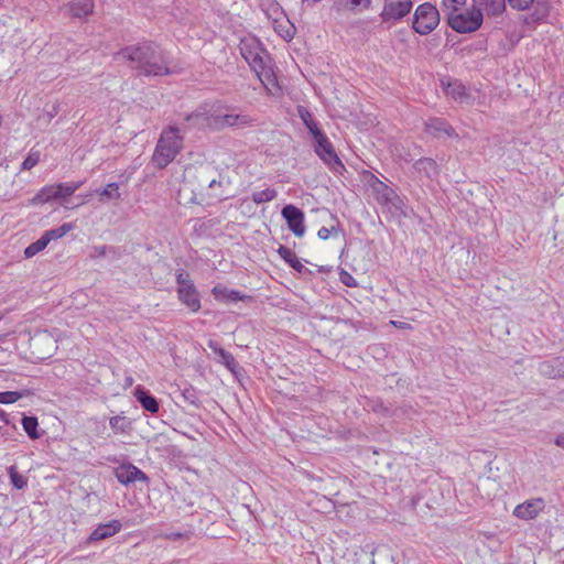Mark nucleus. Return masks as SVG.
<instances>
[{
	"instance_id": "nucleus-6",
	"label": "nucleus",
	"mask_w": 564,
	"mask_h": 564,
	"mask_svg": "<svg viewBox=\"0 0 564 564\" xmlns=\"http://www.w3.org/2000/svg\"><path fill=\"white\" fill-rule=\"evenodd\" d=\"M314 140V152L323 163L334 173L341 174L346 169L337 155L335 148L328 137L322 131L312 137Z\"/></svg>"
},
{
	"instance_id": "nucleus-53",
	"label": "nucleus",
	"mask_w": 564,
	"mask_h": 564,
	"mask_svg": "<svg viewBox=\"0 0 564 564\" xmlns=\"http://www.w3.org/2000/svg\"><path fill=\"white\" fill-rule=\"evenodd\" d=\"M2 521H3V518H2V517H0V524H2Z\"/></svg>"
},
{
	"instance_id": "nucleus-20",
	"label": "nucleus",
	"mask_w": 564,
	"mask_h": 564,
	"mask_svg": "<svg viewBox=\"0 0 564 564\" xmlns=\"http://www.w3.org/2000/svg\"><path fill=\"white\" fill-rule=\"evenodd\" d=\"M18 429L11 421L10 415L0 409V441H14Z\"/></svg>"
},
{
	"instance_id": "nucleus-16",
	"label": "nucleus",
	"mask_w": 564,
	"mask_h": 564,
	"mask_svg": "<svg viewBox=\"0 0 564 564\" xmlns=\"http://www.w3.org/2000/svg\"><path fill=\"white\" fill-rule=\"evenodd\" d=\"M271 23L276 34L280 35L284 41H291L294 37L295 26L286 17L285 12L273 18Z\"/></svg>"
},
{
	"instance_id": "nucleus-10",
	"label": "nucleus",
	"mask_w": 564,
	"mask_h": 564,
	"mask_svg": "<svg viewBox=\"0 0 564 564\" xmlns=\"http://www.w3.org/2000/svg\"><path fill=\"white\" fill-rule=\"evenodd\" d=\"M412 7V0H386L380 18L384 23H395L408 15Z\"/></svg>"
},
{
	"instance_id": "nucleus-51",
	"label": "nucleus",
	"mask_w": 564,
	"mask_h": 564,
	"mask_svg": "<svg viewBox=\"0 0 564 564\" xmlns=\"http://www.w3.org/2000/svg\"><path fill=\"white\" fill-rule=\"evenodd\" d=\"M132 383H133V379H132L131 377H128V378L126 379V386H128V387H129V386H132Z\"/></svg>"
},
{
	"instance_id": "nucleus-28",
	"label": "nucleus",
	"mask_w": 564,
	"mask_h": 564,
	"mask_svg": "<svg viewBox=\"0 0 564 564\" xmlns=\"http://www.w3.org/2000/svg\"><path fill=\"white\" fill-rule=\"evenodd\" d=\"M299 117L302 119L303 123L310 131L311 135L314 137L316 133L322 132L318 127V122L313 118L312 113L304 107H299L297 109Z\"/></svg>"
},
{
	"instance_id": "nucleus-32",
	"label": "nucleus",
	"mask_w": 564,
	"mask_h": 564,
	"mask_svg": "<svg viewBox=\"0 0 564 564\" xmlns=\"http://www.w3.org/2000/svg\"><path fill=\"white\" fill-rule=\"evenodd\" d=\"M22 426L30 438L37 440L41 436L37 431L39 422L35 416L24 415L22 417Z\"/></svg>"
},
{
	"instance_id": "nucleus-11",
	"label": "nucleus",
	"mask_w": 564,
	"mask_h": 564,
	"mask_svg": "<svg viewBox=\"0 0 564 564\" xmlns=\"http://www.w3.org/2000/svg\"><path fill=\"white\" fill-rule=\"evenodd\" d=\"M281 214L285 219L289 229L296 237H303L306 231L304 225V213L294 205H286L283 207Z\"/></svg>"
},
{
	"instance_id": "nucleus-40",
	"label": "nucleus",
	"mask_w": 564,
	"mask_h": 564,
	"mask_svg": "<svg viewBox=\"0 0 564 564\" xmlns=\"http://www.w3.org/2000/svg\"><path fill=\"white\" fill-rule=\"evenodd\" d=\"M447 94L456 99H463L466 95L465 87L460 84L448 85Z\"/></svg>"
},
{
	"instance_id": "nucleus-29",
	"label": "nucleus",
	"mask_w": 564,
	"mask_h": 564,
	"mask_svg": "<svg viewBox=\"0 0 564 564\" xmlns=\"http://www.w3.org/2000/svg\"><path fill=\"white\" fill-rule=\"evenodd\" d=\"M31 345L34 348H37L41 345H46L48 347L47 352L51 354L52 350L56 348V340L48 332H40L31 339Z\"/></svg>"
},
{
	"instance_id": "nucleus-27",
	"label": "nucleus",
	"mask_w": 564,
	"mask_h": 564,
	"mask_svg": "<svg viewBox=\"0 0 564 564\" xmlns=\"http://www.w3.org/2000/svg\"><path fill=\"white\" fill-rule=\"evenodd\" d=\"M425 126L427 132L434 135H440L442 133L451 135L453 132L452 127L442 119H431Z\"/></svg>"
},
{
	"instance_id": "nucleus-52",
	"label": "nucleus",
	"mask_w": 564,
	"mask_h": 564,
	"mask_svg": "<svg viewBox=\"0 0 564 564\" xmlns=\"http://www.w3.org/2000/svg\"><path fill=\"white\" fill-rule=\"evenodd\" d=\"M240 53H241L242 57L247 59V56H246L242 47H240Z\"/></svg>"
},
{
	"instance_id": "nucleus-46",
	"label": "nucleus",
	"mask_w": 564,
	"mask_h": 564,
	"mask_svg": "<svg viewBox=\"0 0 564 564\" xmlns=\"http://www.w3.org/2000/svg\"><path fill=\"white\" fill-rule=\"evenodd\" d=\"M220 356L224 359L226 366L228 368H231V364L234 362V358L230 354L226 352L225 350L220 349Z\"/></svg>"
},
{
	"instance_id": "nucleus-44",
	"label": "nucleus",
	"mask_w": 564,
	"mask_h": 564,
	"mask_svg": "<svg viewBox=\"0 0 564 564\" xmlns=\"http://www.w3.org/2000/svg\"><path fill=\"white\" fill-rule=\"evenodd\" d=\"M58 111H59L58 104H54L52 106V109L47 110L45 112V115L43 116V118L46 120V122H51V120L58 113Z\"/></svg>"
},
{
	"instance_id": "nucleus-49",
	"label": "nucleus",
	"mask_w": 564,
	"mask_h": 564,
	"mask_svg": "<svg viewBox=\"0 0 564 564\" xmlns=\"http://www.w3.org/2000/svg\"><path fill=\"white\" fill-rule=\"evenodd\" d=\"M391 324L397 326V327H400V328H404L406 327V324L402 323V322H395V321H391Z\"/></svg>"
},
{
	"instance_id": "nucleus-1",
	"label": "nucleus",
	"mask_w": 564,
	"mask_h": 564,
	"mask_svg": "<svg viewBox=\"0 0 564 564\" xmlns=\"http://www.w3.org/2000/svg\"><path fill=\"white\" fill-rule=\"evenodd\" d=\"M232 195L229 180L210 165H188L177 191V202L183 206H208Z\"/></svg>"
},
{
	"instance_id": "nucleus-24",
	"label": "nucleus",
	"mask_w": 564,
	"mask_h": 564,
	"mask_svg": "<svg viewBox=\"0 0 564 564\" xmlns=\"http://www.w3.org/2000/svg\"><path fill=\"white\" fill-rule=\"evenodd\" d=\"M278 252L280 254V257L290 265L292 267L293 269H295L297 272H302L305 267L304 264L301 262V260L297 258V256L295 254V252L293 250H291L290 248L288 247H284V246H280L279 249H278Z\"/></svg>"
},
{
	"instance_id": "nucleus-5",
	"label": "nucleus",
	"mask_w": 564,
	"mask_h": 564,
	"mask_svg": "<svg viewBox=\"0 0 564 564\" xmlns=\"http://www.w3.org/2000/svg\"><path fill=\"white\" fill-rule=\"evenodd\" d=\"M370 188L376 200L393 215H404V203L394 189L389 187L375 175L369 180Z\"/></svg>"
},
{
	"instance_id": "nucleus-38",
	"label": "nucleus",
	"mask_w": 564,
	"mask_h": 564,
	"mask_svg": "<svg viewBox=\"0 0 564 564\" xmlns=\"http://www.w3.org/2000/svg\"><path fill=\"white\" fill-rule=\"evenodd\" d=\"M24 397L20 391H2L0 392V404H12Z\"/></svg>"
},
{
	"instance_id": "nucleus-19",
	"label": "nucleus",
	"mask_w": 564,
	"mask_h": 564,
	"mask_svg": "<svg viewBox=\"0 0 564 564\" xmlns=\"http://www.w3.org/2000/svg\"><path fill=\"white\" fill-rule=\"evenodd\" d=\"M66 10L73 18H85L93 13V0H72L66 4Z\"/></svg>"
},
{
	"instance_id": "nucleus-31",
	"label": "nucleus",
	"mask_w": 564,
	"mask_h": 564,
	"mask_svg": "<svg viewBox=\"0 0 564 564\" xmlns=\"http://www.w3.org/2000/svg\"><path fill=\"white\" fill-rule=\"evenodd\" d=\"M96 193L99 194L101 202L118 200L121 197L118 183H109L102 189H97Z\"/></svg>"
},
{
	"instance_id": "nucleus-36",
	"label": "nucleus",
	"mask_w": 564,
	"mask_h": 564,
	"mask_svg": "<svg viewBox=\"0 0 564 564\" xmlns=\"http://www.w3.org/2000/svg\"><path fill=\"white\" fill-rule=\"evenodd\" d=\"M213 294H214L215 299H217V300L237 301V300L241 299V296H239L238 292L229 291L223 286H215L213 289Z\"/></svg>"
},
{
	"instance_id": "nucleus-43",
	"label": "nucleus",
	"mask_w": 564,
	"mask_h": 564,
	"mask_svg": "<svg viewBox=\"0 0 564 564\" xmlns=\"http://www.w3.org/2000/svg\"><path fill=\"white\" fill-rule=\"evenodd\" d=\"M82 185V182L65 183V193L72 196Z\"/></svg>"
},
{
	"instance_id": "nucleus-50",
	"label": "nucleus",
	"mask_w": 564,
	"mask_h": 564,
	"mask_svg": "<svg viewBox=\"0 0 564 564\" xmlns=\"http://www.w3.org/2000/svg\"><path fill=\"white\" fill-rule=\"evenodd\" d=\"M202 116H203V113L197 112V113H194L193 116H191L188 119H199Z\"/></svg>"
},
{
	"instance_id": "nucleus-48",
	"label": "nucleus",
	"mask_w": 564,
	"mask_h": 564,
	"mask_svg": "<svg viewBox=\"0 0 564 564\" xmlns=\"http://www.w3.org/2000/svg\"><path fill=\"white\" fill-rule=\"evenodd\" d=\"M555 444L560 447H563L564 448V433L560 434L556 438H555Z\"/></svg>"
},
{
	"instance_id": "nucleus-39",
	"label": "nucleus",
	"mask_w": 564,
	"mask_h": 564,
	"mask_svg": "<svg viewBox=\"0 0 564 564\" xmlns=\"http://www.w3.org/2000/svg\"><path fill=\"white\" fill-rule=\"evenodd\" d=\"M40 152L33 151L29 153V155L25 158V160L22 162L21 169L22 170H31L40 162Z\"/></svg>"
},
{
	"instance_id": "nucleus-47",
	"label": "nucleus",
	"mask_w": 564,
	"mask_h": 564,
	"mask_svg": "<svg viewBox=\"0 0 564 564\" xmlns=\"http://www.w3.org/2000/svg\"><path fill=\"white\" fill-rule=\"evenodd\" d=\"M165 538L170 539V540H178V539L183 538V533H181V532H171V533H166Z\"/></svg>"
},
{
	"instance_id": "nucleus-7",
	"label": "nucleus",
	"mask_w": 564,
	"mask_h": 564,
	"mask_svg": "<svg viewBox=\"0 0 564 564\" xmlns=\"http://www.w3.org/2000/svg\"><path fill=\"white\" fill-rule=\"evenodd\" d=\"M438 24L440 12L435 6L425 2L415 9L412 28L416 33L421 35L430 34Z\"/></svg>"
},
{
	"instance_id": "nucleus-2",
	"label": "nucleus",
	"mask_w": 564,
	"mask_h": 564,
	"mask_svg": "<svg viewBox=\"0 0 564 564\" xmlns=\"http://www.w3.org/2000/svg\"><path fill=\"white\" fill-rule=\"evenodd\" d=\"M117 62H127L131 69L143 76H162L174 73L169 56L158 45L143 42L129 45L115 54Z\"/></svg>"
},
{
	"instance_id": "nucleus-17",
	"label": "nucleus",
	"mask_w": 564,
	"mask_h": 564,
	"mask_svg": "<svg viewBox=\"0 0 564 564\" xmlns=\"http://www.w3.org/2000/svg\"><path fill=\"white\" fill-rule=\"evenodd\" d=\"M539 372L547 378L564 377V357L545 360L539 365Z\"/></svg>"
},
{
	"instance_id": "nucleus-30",
	"label": "nucleus",
	"mask_w": 564,
	"mask_h": 564,
	"mask_svg": "<svg viewBox=\"0 0 564 564\" xmlns=\"http://www.w3.org/2000/svg\"><path fill=\"white\" fill-rule=\"evenodd\" d=\"M75 228V225L73 223H65L61 225L57 228H53L50 230H46L43 236L47 240V243H50L53 240H57L59 238H63L66 236L69 231H72Z\"/></svg>"
},
{
	"instance_id": "nucleus-12",
	"label": "nucleus",
	"mask_w": 564,
	"mask_h": 564,
	"mask_svg": "<svg viewBox=\"0 0 564 564\" xmlns=\"http://www.w3.org/2000/svg\"><path fill=\"white\" fill-rule=\"evenodd\" d=\"M545 508V501L542 498L525 500L518 505L513 510V516L522 520H532L536 518Z\"/></svg>"
},
{
	"instance_id": "nucleus-37",
	"label": "nucleus",
	"mask_w": 564,
	"mask_h": 564,
	"mask_svg": "<svg viewBox=\"0 0 564 564\" xmlns=\"http://www.w3.org/2000/svg\"><path fill=\"white\" fill-rule=\"evenodd\" d=\"M47 240L42 235L40 239H37L35 242L28 246L24 250V256L26 258H32L35 254H37L40 251H42L47 246Z\"/></svg>"
},
{
	"instance_id": "nucleus-22",
	"label": "nucleus",
	"mask_w": 564,
	"mask_h": 564,
	"mask_svg": "<svg viewBox=\"0 0 564 564\" xmlns=\"http://www.w3.org/2000/svg\"><path fill=\"white\" fill-rule=\"evenodd\" d=\"M134 397L145 411L151 413H156L159 411V403L156 399L150 395L141 386L135 388Z\"/></svg>"
},
{
	"instance_id": "nucleus-41",
	"label": "nucleus",
	"mask_w": 564,
	"mask_h": 564,
	"mask_svg": "<svg viewBox=\"0 0 564 564\" xmlns=\"http://www.w3.org/2000/svg\"><path fill=\"white\" fill-rule=\"evenodd\" d=\"M534 0H508L510 7L518 11L527 10Z\"/></svg>"
},
{
	"instance_id": "nucleus-26",
	"label": "nucleus",
	"mask_w": 564,
	"mask_h": 564,
	"mask_svg": "<svg viewBox=\"0 0 564 564\" xmlns=\"http://www.w3.org/2000/svg\"><path fill=\"white\" fill-rule=\"evenodd\" d=\"M261 11L265 14L269 21L273 18L281 15L283 9L275 0H258Z\"/></svg>"
},
{
	"instance_id": "nucleus-14",
	"label": "nucleus",
	"mask_w": 564,
	"mask_h": 564,
	"mask_svg": "<svg viewBox=\"0 0 564 564\" xmlns=\"http://www.w3.org/2000/svg\"><path fill=\"white\" fill-rule=\"evenodd\" d=\"M116 478L122 485L148 479L147 475L142 470L131 464L119 466L116 469Z\"/></svg>"
},
{
	"instance_id": "nucleus-25",
	"label": "nucleus",
	"mask_w": 564,
	"mask_h": 564,
	"mask_svg": "<svg viewBox=\"0 0 564 564\" xmlns=\"http://www.w3.org/2000/svg\"><path fill=\"white\" fill-rule=\"evenodd\" d=\"M414 170L423 173L426 177H433L437 174V164L430 158H423L414 163Z\"/></svg>"
},
{
	"instance_id": "nucleus-35",
	"label": "nucleus",
	"mask_w": 564,
	"mask_h": 564,
	"mask_svg": "<svg viewBox=\"0 0 564 564\" xmlns=\"http://www.w3.org/2000/svg\"><path fill=\"white\" fill-rule=\"evenodd\" d=\"M8 474L14 488L24 489L28 486V478L18 473L17 466H10L8 468Z\"/></svg>"
},
{
	"instance_id": "nucleus-3",
	"label": "nucleus",
	"mask_w": 564,
	"mask_h": 564,
	"mask_svg": "<svg viewBox=\"0 0 564 564\" xmlns=\"http://www.w3.org/2000/svg\"><path fill=\"white\" fill-rule=\"evenodd\" d=\"M249 66L269 95L276 96L281 88L269 53L259 46L257 39L249 37Z\"/></svg>"
},
{
	"instance_id": "nucleus-42",
	"label": "nucleus",
	"mask_w": 564,
	"mask_h": 564,
	"mask_svg": "<svg viewBox=\"0 0 564 564\" xmlns=\"http://www.w3.org/2000/svg\"><path fill=\"white\" fill-rule=\"evenodd\" d=\"M340 281L347 285V286H356L357 283H356V280L348 273V272H341L340 273Z\"/></svg>"
},
{
	"instance_id": "nucleus-45",
	"label": "nucleus",
	"mask_w": 564,
	"mask_h": 564,
	"mask_svg": "<svg viewBox=\"0 0 564 564\" xmlns=\"http://www.w3.org/2000/svg\"><path fill=\"white\" fill-rule=\"evenodd\" d=\"M334 230V228H327V227H322L319 228L318 232H317V236L319 239L322 240H326L329 238L330 236V232Z\"/></svg>"
},
{
	"instance_id": "nucleus-18",
	"label": "nucleus",
	"mask_w": 564,
	"mask_h": 564,
	"mask_svg": "<svg viewBox=\"0 0 564 564\" xmlns=\"http://www.w3.org/2000/svg\"><path fill=\"white\" fill-rule=\"evenodd\" d=\"M121 523L118 520H111L107 523L99 524L89 535V541H101L113 536L121 530Z\"/></svg>"
},
{
	"instance_id": "nucleus-8",
	"label": "nucleus",
	"mask_w": 564,
	"mask_h": 564,
	"mask_svg": "<svg viewBox=\"0 0 564 564\" xmlns=\"http://www.w3.org/2000/svg\"><path fill=\"white\" fill-rule=\"evenodd\" d=\"M177 295L182 304L192 312L200 308V300L197 290L187 272L180 270L176 273Z\"/></svg>"
},
{
	"instance_id": "nucleus-4",
	"label": "nucleus",
	"mask_w": 564,
	"mask_h": 564,
	"mask_svg": "<svg viewBox=\"0 0 564 564\" xmlns=\"http://www.w3.org/2000/svg\"><path fill=\"white\" fill-rule=\"evenodd\" d=\"M183 148V137L175 127H167L160 135L152 155V162L158 169L166 167Z\"/></svg>"
},
{
	"instance_id": "nucleus-21",
	"label": "nucleus",
	"mask_w": 564,
	"mask_h": 564,
	"mask_svg": "<svg viewBox=\"0 0 564 564\" xmlns=\"http://www.w3.org/2000/svg\"><path fill=\"white\" fill-rule=\"evenodd\" d=\"M238 120L239 116L223 113L220 109H217L212 112L210 118H206V124L209 127L235 126Z\"/></svg>"
},
{
	"instance_id": "nucleus-13",
	"label": "nucleus",
	"mask_w": 564,
	"mask_h": 564,
	"mask_svg": "<svg viewBox=\"0 0 564 564\" xmlns=\"http://www.w3.org/2000/svg\"><path fill=\"white\" fill-rule=\"evenodd\" d=\"M68 196L65 193V183L46 185L32 198V204H45L52 199L66 198Z\"/></svg>"
},
{
	"instance_id": "nucleus-33",
	"label": "nucleus",
	"mask_w": 564,
	"mask_h": 564,
	"mask_svg": "<svg viewBox=\"0 0 564 564\" xmlns=\"http://www.w3.org/2000/svg\"><path fill=\"white\" fill-rule=\"evenodd\" d=\"M276 195H278V193L274 188L265 187L263 189L253 191L251 197L256 204H263V203L271 202L272 199H274L276 197Z\"/></svg>"
},
{
	"instance_id": "nucleus-23",
	"label": "nucleus",
	"mask_w": 564,
	"mask_h": 564,
	"mask_svg": "<svg viewBox=\"0 0 564 564\" xmlns=\"http://www.w3.org/2000/svg\"><path fill=\"white\" fill-rule=\"evenodd\" d=\"M109 425L115 434H129L133 427V421L122 414L110 417Z\"/></svg>"
},
{
	"instance_id": "nucleus-9",
	"label": "nucleus",
	"mask_w": 564,
	"mask_h": 564,
	"mask_svg": "<svg viewBox=\"0 0 564 564\" xmlns=\"http://www.w3.org/2000/svg\"><path fill=\"white\" fill-rule=\"evenodd\" d=\"M482 23V14L473 4L470 9H460L449 18V26L458 33H469L478 30Z\"/></svg>"
},
{
	"instance_id": "nucleus-15",
	"label": "nucleus",
	"mask_w": 564,
	"mask_h": 564,
	"mask_svg": "<svg viewBox=\"0 0 564 564\" xmlns=\"http://www.w3.org/2000/svg\"><path fill=\"white\" fill-rule=\"evenodd\" d=\"M473 4L480 14L499 17L506 10V0H473Z\"/></svg>"
},
{
	"instance_id": "nucleus-34",
	"label": "nucleus",
	"mask_w": 564,
	"mask_h": 564,
	"mask_svg": "<svg viewBox=\"0 0 564 564\" xmlns=\"http://www.w3.org/2000/svg\"><path fill=\"white\" fill-rule=\"evenodd\" d=\"M466 0H442L444 12L447 15V22L449 18L455 13H459V10L464 8Z\"/></svg>"
}]
</instances>
